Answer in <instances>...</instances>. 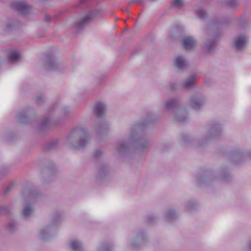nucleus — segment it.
<instances>
[{
    "instance_id": "40",
    "label": "nucleus",
    "mask_w": 251,
    "mask_h": 251,
    "mask_svg": "<svg viewBox=\"0 0 251 251\" xmlns=\"http://www.w3.org/2000/svg\"><path fill=\"white\" fill-rule=\"evenodd\" d=\"M197 181L200 185L202 184H206L207 183V178L203 177H200L197 179Z\"/></svg>"
},
{
    "instance_id": "28",
    "label": "nucleus",
    "mask_w": 251,
    "mask_h": 251,
    "mask_svg": "<svg viewBox=\"0 0 251 251\" xmlns=\"http://www.w3.org/2000/svg\"><path fill=\"white\" fill-rule=\"evenodd\" d=\"M229 20L228 18H223L221 19H214L212 22L211 26L214 27L217 25H226L229 22Z\"/></svg>"
},
{
    "instance_id": "4",
    "label": "nucleus",
    "mask_w": 251,
    "mask_h": 251,
    "mask_svg": "<svg viewBox=\"0 0 251 251\" xmlns=\"http://www.w3.org/2000/svg\"><path fill=\"white\" fill-rule=\"evenodd\" d=\"M44 67L47 71H59L62 69L61 65L57 61L54 56L51 54L46 55L44 61Z\"/></svg>"
},
{
    "instance_id": "23",
    "label": "nucleus",
    "mask_w": 251,
    "mask_h": 251,
    "mask_svg": "<svg viewBox=\"0 0 251 251\" xmlns=\"http://www.w3.org/2000/svg\"><path fill=\"white\" fill-rule=\"evenodd\" d=\"M8 58L12 63H16L20 59L19 53L16 51H12L8 53Z\"/></svg>"
},
{
    "instance_id": "51",
    "label": "nucleus",
    "mask_w": 251,
    "mask_h": 251,
    "mask_svg": "<svg viewBox=\"0 0 251 251\" xmlns=\"http://www.w3.org/2000/svg\"><path fill=\"white\" fill-rule=\"evenodd\" d=\"M248 156L250 157V158L251 159V152L249 153Z\"/></svg>"
},
{
    "instance_id": "15",
    "label": "nucleus",
    "mask_w": 251,
    "mask_h": 251,
    "mask_svg": "<svg viewBox=\"0 0 251 251\" xmlns=\"http://www.w3.org/2000/svg\"><path fill=\"white\" fill-rule=\"evenodd\" d=\"M182 46L186 50H191L196 46V41L192 36H185L181 41Z\"/></svg>"
},
{
    "instance_id": "21",
    "label": "nucleus",
    "mask_w": 251,
    "mask_h": 251,
    "mask_svg": "<svg viewBox=\"0 0 251 251\" xmlns=\"http://www.w3.org/2000/svg\"><path fill=\"white\" fill-rule=\"evenodd\" d=\"M34 211V209L30 203H26L25 204L22 211V217L25 219L29 218Z\"/></svg>"
},
{
    "instance_id": "5",
    "label": "nucleus",
    "mask_w": 251,
    "mask_h": 251,
    "mask_svg": "<svg viewBox=\"0 0 251 251\" xmlns=\"http://www.w3.org/2000/svg\"><path fill=\"white\" fill-rule=\"evenodd\" d=\"M222 131L221 125L219 123L213 122L210 125L205 135L206 141L215 139L219 136Z\"/></svg>"
},
{
    "instance_id": "1",
    "label": "nucleus",
    "mask_w": 251,
    "mask_h": 251,
    "mask_svg": "<svg viewBox=\"0 0 251 251\" xmlns=\"http://www.w3.org/2000/svg\"><path fill=\"white\" fill-rule=\"evenodd\" d=\"M157 120L156 116L149 113L143 122L132 126L129 131V143L126 141L119 142L116 147L118 154L120 156L126 155L129 151L130 145H133L136 151L140 152L147 151L151 146L149 139L142 133L144 128L153 123Z\"/></svg>"
},
{
    "instance_id": "49",
    "label": "nucleus",
    "mask_w": 251,
    "mask_h": 251,
    "mask_svg": "<svg viewBox=\"0 0 251 251\" xmlns=\"http://www.w3.org/2000/svg\"><path fill=\"white\" fill-rule=\"evenodd\" d=\"M122 10L123 11H124H124H126V12H129V10H128V9H125V10H124V9H122Z\"/></svg>"
},
{
    "instance_id": "7",
    "label": "nucleus",
    "mask_w": 251,
    "mask_h": 251,
    "mask_svg": "<svg viewBox=\"0 0 251 251\" xmlns=\"http://www.w3.org/2000/svg\"><path fill=\"white\" fill-rule=\"evenodd\" d=\"M216 40L217 37L215 35L206 38L201 46L202 51L206 53H210L215 47Z\"/></svg>"
},
{
    "instance_id": "20",
    "label": "nucleus",
    "mask_w": 251,
    "mask_h": 251,
    "mask_svg": "<svg viewBox=\"0 0 251 251\" xmlns=\"http://www.w3.org/2000/svg\"><path fill=\"white\" fill-rule=\"evenodd\" d=\"M30 109L24 110L21 111L18 115V121L20 124H27L29 123V118L28 116L29 111Z\"/></svg>"
},
{
    "instance_id": "29",
    "label": "nucleus",
    "mask_w": 251,
    "mask_h": 251,
    "mask_svg": "<svg viewBox=\"0 0 251 251\" xmlns=\"http://www.w3.org/2000/svg\"><path fill=\"white\" fill-rule=\"evenodd\" d=\"M17 224L14 221H11L9 222L6 226L7 230L10 233H13L17 230Z\"/></svg>"
},
{
    "instance_id": "50",
    "label": "nucleus",
    "mask_w": 251,
    "mask_h": 251,
    "mask_svg": "<svg viewBox=\"0 0 251 251\" xmlns=\"http://www.w3.org/2000/svg\"><path fill=\"white\" fill-rule=\"evenodd\" d=\"M86 0H80V3H84V2L86 1Z\"/></svg>"
},
{
    "instance_id": "39",
    "label": "nucleus",
    "mask_w": 251,
    "mask_h": 251,
    "mask_svg": "<svg viewBox=\"0 0 251 251\" xmlns=\"http://www.w3.org/2000/svg\"><path fill=\"white\" fill-rule=\"evenodd\" d=\"M102 154V152L101 150H96V151H95V152L93 154V157L95 159H98L101 156Z\"/></svg>"
},
{
    "instance_id": "42",
    "label": "nucleus",
    "mask_w": 251,
    "mask_h": 251,
    "mask_svg": "<svg viewBox=\"0 0 251 251\" xmlns=\"http://www.w3.org/2000/svg\"><path fill=\"white\" fill-rule=\"evenodd\" d=\"M144 0H130L127 2V4L129 5L131 4H137L143 2Z\"/></svg>"
},
{
    "instance_id": "16",
    "label": "nucleus",
    "mask_w": 251,
    "mask_h": 251,
    "mask_svg": "<svg viewBox=\"0 0 251 251\" xmlns=\"http://www.w3.org/2000/svg\"><path fill=\"white\" fill-rule=\"evenodd\" d=\"M106 111V106L102 102H97L94 107V112L97 117L103 116Z\"/></svg>"
},
{
    "instance_id": "44",
    "label": "nucleus",
    "mask_w": 251,
    "mask_h": 251,
    "mask_svg": "<svg viewBox=\"0 0 251 251\" xmlns=\"http://www.w3.org/2000/svg\"><path fill=\"white\" fill-rule=\"evenodd\" d=\"M230 178V176L229 175L227 174L225 176L222 177V179L224 181H227L229 180V178Z\"/></svg>"
},
{
    "instance_id": "18",
    "label": "nucleus",
    "mask_w": 251,
    "mask_h": 251,
    "mask_svg": "<svg viewBox=\"0 0 251 251\" xmlns=\"http://www.w3.org/2000/svg\"><path fill=\"white\" fill-rule=\"evenodd\" d=\"M93 17V15L92 13H89L81 20L75 22V26L76 28L81 29L91 21Z\"/></svg>"
},
{
    "instance_id": "31",
    "label": "nucleus",
    "mask_w": 251,
    "mask_h": 251,
    "mask_svg": "<svg viewBox=\"0 0 251 251\" xmlns=\"http://www.w3.org/2000/svg\"><path fill=\"white\" fill-rule=\"evenodd\" d=\"M99 251H112V246L110 244L103 243L99 249Z\"/></svg>"
},
{
    "instance_id": "33",
    "label": "nucleus",
    "mask_w": 251,
    "mask_h": 251,
    "mask_svg": "<svg viewBox=\"0 0 251 251\" xmlns=\"http://www.w3.org/2000/svg\"><path fill=\"white\" fill-rule=\"evenodd\" d=\"M197 16L201 19H204L207 15L206 12L203 9H199L197 10Z\"/></svg>"
},
{
    "instance_id": "19",
    "label": "nucleus",
    "mask_w": 251,
    "mask_h": 251,
    "mask_svg": "<svg viewBox=\"0 0 251 251\" xmlns=\"http://www.w3.org/2000/svg\"><path fill=\"white\" fill-rule=\"evenodd\" d=\"M174 64L176 67L180 70H183L188 65L186 59L183 56L178 55L176 57L174 60Z\"/></svg>"
},
{
    "instance_id": "47",
    "label": "nucleus",
    "mask_w": 251,
    "mask_h": 251,
    "mask_svg": "<svg viewBox=\"0 0 251 251\" xmlns=\"http://www.w3.org/2000/svg\"><path fill=\"white\" fill-rule=\"evenodd\" d=\"M45 20L46 21V22H49L50 21V17L49 15H45Z\"/></svg>"
},
{
    "instance_id": "17",
    "label": "nucleus",
    "mask_w": 251,
    "mask_h": 251,
    "mask_svg": "<svg viewBox=\"0 0 251 251\" xmlns=\"http://www.w3.org/2000/svg\"><path fill=\"white\" fill-rule=\"evenodd\" d=\"M109 123L107 122L102 121L97 124L95 131L98 135L107 133L109 129Z\"/></svg>"
},
{
    "instance_id": "32",
    "label": "nucleus",
    "mask_w": 251,
    "mask_h": 251,
    "mask_svg": "<svg viewBox=\"0 0 251 251\" xmlns=\"http://www.w3.org/2000/svg\"><path fill=\"white\" fill-rule=\"evenodd\" d=\"M21 24V23L17 20H12L9 21L7 24V26L9 29L12 28Z\"/></svg>"
},
{
    "instance_id": "38",
    "label": "nucleus",
    "mask_w": 251,
    "mask_h": 251,
    "mask_svg": "<svg viewBox=\"0 0 251 251\" xmlns=\"http://www.w3.org/2000/svg\"><path fill=\"white\" fill-rule=\"evenodd\" d=\"M45 100V97L43 94H40L36 96V101L37 104H41Z\"/></svg>"
},
{
    "instance_id": "10",
    "label": "nucleus",
    "mask_w": 251,
    "mask_h": 251,
    "mask_svg": "<svg viewBox=\"0 0 251 251\" xmlns=\"http://www.w3.org/2000/svg\"><path fill=\"white\" fill-rule=\"evenodd\" d=\"M24 200L33 201L37 197V193L33 187H25L21 192Z\"/></svg>"
},
{
    "instance_id": "12",
    "label": "nucleus",
    "mask_w": 251,
    "mask_h": 251,
    "mask_svg": "<svg viewBox=\"0 0 251 251\" xmlns=\"http://www.w3.org/2000/svg\"><path fill=\"white\" fill-rule=\"evenodd\" d=\"M248 42V37L243 34L236 37L234 40V47L237 51L242 50L246 45Z\"/></svg>"
},
{
    "instance_id": "24",
    "label": "nucleus",
    "mask_w": 251,
    "mask_h": 251,
    "mask_svg": "<svg viewBox=\"0 0 251 251\" xmlns=\"http://www.w3.org/2000/svg\"><path fill=\"white\" fill-rule=\"evenodd\" d=\"M59 145L58 140L53 139L49 141L45 145V148L46 150L51 151L56 149Z\"/></svg>"
},
{
    "instance_id": "52",
    "label": "nucleus",
    "mask_w": 251,
    "mask_h": 251,
    "mask_svg": "<svg viewBox=\"0 0 251 251\" xmlns=\"http://www.w3.org/2000/svg\"><path fill=\"white\" fill-rule=\"evenodd\" d=\"M149 0L150 1H155L156 0Z\"/></svg>"
},
{
    "instance_id": "11",
    "label": "nucleus",
    "mask_w": 251,
    "mask_h": 251,
    "mask_svg": "<svg viewBox=\"0 0 251 251\" xmlns=\"http://www.w3.org/2000/svg\"><path fill=\"white\" fill-rule=\"evenodd\" d=\"M147 238L145 234L141 232L137 234L135 238L132 241L130 248L132 250L140 248L146 243Z\"/></svg>"
},
{
    "instance_id": "2",
    "label": "nucleus",
    "mask_w": 251,
    "mask_h": 251,
    "mask_svg": "<svg viewBox=\"0 0 251 251\" xmlns=\"http://www.w3.org/2000/svg\"><path fill=\"white\" fill-rule=\"evenodd\" d=\"M89 142L87 131L82 127L74 128L67 139V144L77 150L84 148Z\"/></svg>"
},
{
    "instance_id": "22",
    "label": "nucleus",
    "mask_w": 251,
    "mask_h": 251,
    "mask_svg": "<svg viewBox=\"0 0 251 251\" xmlns=\"http://www.w3.org/2000/svg\"><path fill=\"white\" fill-rule=\"evenodd\" d=\"M70 246L73 251H84L82 243L78 240L71 241Z\"/></svg>"
},
{
    "instance_id": "14",
    "label": "nucleus",
    "mask_w": 251,
    "mask_h": 251,
    "mask_svg": "<svg viewBox=\"0 0 251 251\" xmlns=\"http://www.w3.org/2000/svg\"><path fill=\"white\" fill-rule=\"evenodd\" d=\"M245 158V155L240 149H237L231 153L229 160L234 164H238L242 161Z\"/></svg>"
},
{
    "instance_id": "9",
    "label": "nucleus",
    "mask_w": 251,
    "mask_h": 251,
    "mask_svg": "<svg viewBox=\"0 0 251 251\" xmlns=\"http://www.w3.org/2000/svg\"><path fill=\"white\" fill-rule=\"evenodd\" d=\"M59 219V216L54 217L52 220L51 226H47L42 229L40 232V238L43 240H47L50 239L51 234L50 231L53 225L56 224Z\"/></svg>"
},
{
    "instance_id": "27",
    "label": "nucleus",
    "mask_w": 251,
    "mask_h": 251,
    "mask_svg": "<svg viewBox=\"0 0 251 251\" xmlns=\"http://www.w3.org/2000/svg\"><path fill=\"white\" fill-rule=\"evenodd\" d=\"M165 219L168 222H172L177 218V215L173 210H169L165 212Z\"/></svg>"
},
{
    "instance_id": "25",
    "label": "nucleus",
    "mask_w": 251,
    "mask_h": 251,
    "mask_svg": "<svg viewBox=\"0 0 251 251\" xmlns=\"http://www.w3.org/2000/svg\"><path fill=\"white\" fill-rule=\"evenodd\" d=\"M108 172V168L106 164H102L98 168V175L100 177L102 178L105 176Z\"/></svg>"
},
{
    "instance_id": "45",
    "label": "nucleus",
    "mask_w": 251,
    "mask_h": 251,
    "mask_svg": "<svg viewBox=\"0 0 251 251\" xmlns=\"http://www.w3.org/2000/svg\"><path fill=\"white\" fill-rule=\"evenodd\" d=\"M189 138V136L188 135H185V136H182V138L183 142H186V143L188 142L187 138Z\"/></svg>"
},
{
    "instance_id": "35",
    "label": "nucleus",
    "mask_w": 251,
    "mask_h": 251,
    "mask_svg": "<svg viewBox=\"0 0 251 251\" xmlns=\"http://www.w3.org/2000/svg\"><path fill=\"white\" fill-rule=\"evenodd\" d=\"M9 172V169L7 167L0 168V178L7 175Z\"/></svg>"
},
{
    "instance_id": "37",
    "label": "nucleus",
    "mask_w": 251,
    "mask_h": 251,
    "mask_svg": "<svg viewBox=\"0 0 251 251\" xmlns=\"http://www.w3.org/2000/svg\"><path fill=\"white\" fill-rule=\"evenodd\" d=\"M196 202L193 201H189L186 205V209L188 210H191L194 209L196 206Z\"/></svg>"
},
{
    "instance_id": "30",
    "label": "nucleus",
    "mask_w": 251,
    "mask_h": 251,
    "mask_svg": "<svg viewBox=\"0 0 251 251\" xmlns=\"http://www.w3.org/2000/svg\"><path fill=\"white\" fill-rule=\"evenodd\" d=\"M225 4L230 8H235L238 5L237 0H226Z\"/></svg>"
},
{
    "instance_id": "48",
    "label": "nucleus",
    "mask_w": 251,
    "mask_h": 251,
    "mask_svg": "<svg viewBox=\"0 0 251 251\" xmlns=\"http://www.w3.org/2000/svg\"><path fill=\"white\" fill-rule=\"evenodd\" d=\"M247 249L248 251H251V241L249 243L247 247Z\"/></svg>"
},
{
    "instance_id": "43",
    "label": "nucleus",
    "mask_w": 251,
    "mask_h": 251,
    "mask_svg": "<svg viewBox=\"0 0 251 251\" xmlns=\"http://www.w3.org/2000/svg\"><path fill=\"white\" fill-rule=\"evenodd\" d=\"M63 111L65 115L66 116L67 114H68L70 112V109L68 107H63Z\"/></svg>"
},
{
    "instance_id": "3",
    "label": "nucleus",
    "mask_w": 251,
    "mask_h": 251,
    "mask_svg": "<svg viewBox=\"0 0 251 251\" xmlns=\"http://www.w3.org/2000/svg\"><path fill=\"white\" fill-rule=\"evenodd\" d=\"M165 111L174 114L175 120L179 123H184L187 120V113L185 110L179 108V101L176 99H171L165 102Z\"/></svg>"
},
{
    "instance_id": "6",
    "label": "nucleus",
    "mask_w": 251,
    "mask_h": 251,
    "mask_svg": "<svg viewBox=\"0 0 251 251\" xmlns=\"http://www.w3.org/2000/svg\"><path fill=\"white\" fill-rule=\"evenodd\" d=\"M12 7L14 10L23 15H28L30 12V5L24 1H14L12 3Z\"/></svg>"
},
{
    "instance_id": "34",
    "label": "nucleus",
    "mask_w": 251,
    "mask_h": 251,
    "mask_svg": "<svg viewBox=\"0 0 251 251\" xmlns=\"http://www.w3.org/2000/svg\"><path fill=\"white\" fill-rule=\"evenodd\" d=\"M183 0H174L172 2V5L177 8H180L183 5Z\"/></svg>"
},
{
    "instance_id": "13",
    "label": "nucleus",
    "mask_w": 251,
    "mask_h": 251,
    "mask_svg": "<svg viewBox=\"0 0 251 251\" xmlns=\"http://www.w3.org/2000/svg\"><path fill=\"white\" fill-rule=\"evenodd\" d=\"M58 123L52 119V118L50 116L45 117L43 120L40 122L38 126V128L40 130H44L52 126H56Z\"/></svg>"
},
{
    "instance_id": "8",
    "label": "nucleus",
    "mask_w": 251,
    "mask_h": 251,
    "mask_svg": "<svg viewBox=\"0 0 251 251\" xmlns=\"http://www.w3.org/2000/svg\"><path fill=\"white\" fill-rule=\"evenodd\" d=\"M206 101V98L203 96H195L190 99V106L196 110L201 109Z\"/></svg>"
},
{
    "instance_id": "26",
    "label": "nucleus",
    "mask_w": 251,
    "mask_h": 251,
    "mask_svg": "<svg viewBox=\"0 0 251 251\" xmlns=\"http://www.w3.org/2000/svg\"><path fill=\"white\" fill-rule=\"evenodd\" d=\"M195 76L192 75L187 79H186L183 82V87L185 89H188L192 88L195 83Z\"/></svg>"
},
{
    "instance_id": "46",
    "label": "nucleus",
    "mask_w": 251,
    "mask_h": 251,
    "mask_svg": "<svg viewBox=\"0 0 251 251\" xmlns=\"http://www.w3.org/2000/svg\"><path fill=\"white\" fill-rule=\"evenodd\" d=\"M11 187H12L11 186H9L8 187H7L6 188V189L3 192V193H4V195H6V194H7L8 193V192L10 191Z\"/></svg>"
},
{
    "instance_id": "36",
    "label": "nucleus",
    "mask_w": 251,
    "mask_h": 251,
    "mask_svg": "<svg viewBox=\"0 0 251 251\" xmlns=\"http://www.w3.org/2000/svg\"><path fill=\"white\" fill-rule=\"evenodd\" d=\"M10 209L9 206L0 205V214H8L10 211Z\"/></svg>"
},
{
    "instance_id": "41",
    "label": "nucleus",
    "mask_w": 251,
    "mask_h": 251,
    "mask_svg": "<svg viewBox=\"0 0 251 251\" xmlns=\"http://www.w3.org/2000/svg\"><path fill=\"white\" fill-rule=\"evenodd\" d=\"M155 219V218L154 216L152 215L149 216L147 218V222L149 224H152Z\"/></svg>"
}]
</instances>
